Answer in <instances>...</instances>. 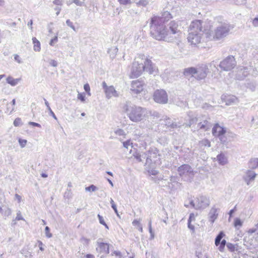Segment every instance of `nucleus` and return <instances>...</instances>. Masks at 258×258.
Returning a JSON list of instances; mask_svg holds the SVG:
<instances>
[{
  "label": "nucleus",
  "mask_w": 258,
  "mask_h": 258,
  "mask_svg": "<svg viewBox=\"0 0 258 258\" xmlns=\"http://www.w3.org/2000/svg\"><path fill=\"white\" fill-rule=\"evenodd\" d=\"M167 29L164 25V22L158 16L151 18L150 22V33L152 36L158 41H170L179 37L181 35L178 29V22L171 21L168 24Z\"/></svg>",
  "instance_id": "1"
},
{
  "label": "nucleus",
  "mask_w": 258,
  "mask_h": 258,
  "mask_svg": "<svg viewBox=\"0 0 258 258\" xmlns=\"http://www.w3.org/2000/svg\"><path fill=\"white\" fill-rule=\"evenodd\" d=\"M144 71L154 75L158 72V69L152 63L151 60L144 55L139 54L132 63L130 76L132 78H137Z\"/></svg>",
  "instance_id": "2"
},
{
  "label": "nucleus",
  "mask_w": 258,
  "mask_h": 258,
  "mask_svg": "<svg viewBox=\"0 0 258 258\" xmlns=\"http://www.w3.org/2000/svg\"><path fill=\"white\" fill-rule=\"evenodd\" d=\"M122 111L125 113L129 119L136 123L144 121L151 115L150 111L142 107L125 102L121 107Z\"/></svg>",
  "instance_id": "3"
},
{
  "label": "nucleus",
  "mask_w": 258,
  "mask_h": 258,
  "mask_svg": "<svg viewBox=\"0 0 258 258\" xmlns=\"http://www.w3.org/2000/svg\"><path fill=\"white\" fill-rule=\"evenodd\" d=\"M231 29L230 26L224 23L219 24L215 29L213 32L208 33L206 29H204L207 37L211 40H220L226 37Z\"/></svg>",
  "instance_id": "4"
},
{
  "label": "nucleus",
  "mask_w": 258,
  "mask_h": 258,
  "mask_svg": "<svg viewBox=\"0 0 258 258\" xmlns=\"http://www.w3.org/2000/svg\"><path fill=\"white\" fill-rule=\"evenodd\" d=\"M209 73L208 66L202 64L197 67H190L184 69L183 74L186 77H192L198 80L204 79Z\"/></svg>",
  "instance_id": "5"
},
{
  "label": "nucleus",
  "mask_w": 258,
  "mask_h": 258,
  "mask_svg": "<svg viewBox=\"0 0 258 258\" xmlns=\"http://www.w3.org/2000/svg\"><path fill=\"white\" fill-rule=\"evenodd\" d=\"M151 179L155 182L157 183L160 186L166 187L168 190L174 189L175 184H178L177 177L173 176L170 177V183H168V184H166L167 180L164 179L163 177L161 176L159 177L157 176L156 178L152 177Z\"/></svg>",
  "instance_id": "6"
},
{
  "label": "nucleus",
  "mask_w": 258,
  "mask_h": 258,
  "mask_svg": "<svg viewBox=\"0 0 258 258\" xmlns=\"http://www.w3.org/2000/svg\"><path fill=\"white\" fill-rule=\"evenodd\" d=\"M189 204L196 210H204L209 206L210 201L206 196H200L195 200H190Z\"/></svg>",
  "instance_id": "7"
},
{
  "label": "nucleus",
  "mask_w": 258,
  "mask_h": 258,
  "mask_svg": "<svg viewBox=\"0 0 258 258\" xmlns=\"http://www.w3.org/2000/svg\"><path fill=\"white\" fill-rule=\"evenodd\" d=\"M145 86V83L143 80H134L131 82L130 90L133 94H140L144 91Z\"/></svg>",
  "instance_id": "8"
},
{
  "label": "nucleus",
  "mask_w": 258,
  "mask_h": 258,
  "mask_svg": "<svg viewBox=\"0 0 258 258\" xmlns=\"http://www.w3.org/2000/svg\"><path fill=\"white\" fill-rule=\"evenodd\" d=\"M212 134L215 137L219 138L223 143L227 141V139L225 137L226 130L219 124H217L213 127Z\"/></svg>",
  "instance_id": "9"
},
{
  "label": "nucleus",
  "mask_w": 258,
  "mask_h": 258,
  "mask_svg": "<svg viewBox=\"0 0 258 258\" xmlns=\"http://www.w3.org/2000/svg\"><path fill=\"white\" fill-rule=\"evenodd\" d=\"M154 101L158 103L165 104L168 102V95L164 90H157L153 95Z\"/></svg>",
  "instance_id": "10"
},
{
  "label": "nucleus",
  "mask_w": 258,
  "mask_h": 258,
  "mask_svg": "<svg viewBox=\"0 0 258 258\" xmlns=\"http://www.w3.org/2000/svg\"><path fill=\"white\" fill-rule=\"evenodd\" d=\"M188 32L203 34V22L200 20L192 21L189 26Z\"/></svg>",
  "instance_id": "11"
},
{
  "label": "nucleus",
  "mask_w": 258,
  "mask_h": 258,
  "mask_svg": "<svg viewBox=\"0 0 258 258\" xmlns=\"http://www.w3.org/2000/svg\"><path fill=\"white\" fill-rule=\"evenodd\" d=\"M235 64V61L234 57L230 56L222 61L219 67L224 71H229L234 68Z\"/></svg>",
  "instance_id": "12"
},
{
  "label": "nucleus",
  "mask_w": 258,
  "mask_h": 258,
  "mask_svg": "<svg viewBox=\"0 0 258 258\" xmlns=\"http://www.w3.org/2000/svg\"><path fill=\"white\" fill-rule=\"evenodd\" d=\"M102 87L105 96L107 99L119 96V93L113 86H107L106 83L103 82L102 83Z\"/></svg>",
  "instance_id": "13"
},
{
  "label": "nucleus",
  "mask_w": 258,
  "mask_h": 258,
  "mask_svg": "<svg viewBox=\"0 0 258 258\" xmlns=\"http://www.w3.org/2000/svg\"><path fill=\"white\" fill-rule=\"evenodd\" d=\"M178 172L180 176H188L189 178H187V180H190V179L192 178L194 174L191 168L187 164H184L180 166L178 168Z\"/></svg>",
  "instance_id": "14"
},
{
  "label": "nucleus",
  "mask_w": 258,
  "mask_h": 258,
  "mask_svg": "<svg viewBox=\"0 0 258 258\" xmlns=\"http://www.w3.org/2000/svg\"><path fill=\"white\" fill-rule=\"evenodd\" d=\"M203 34L188 32V41L191 45L196 46L201 42Z\"/></svg>",
  "instance_id": "15"
},
{
  "label": "nucleus",
  "mask_w": 258,
  "mask_h": 258,
  "mask_svg": "<svg viewBox=\"0 0 258 258\" xmlns=\"http://www.w3.org/2000/svg\"><path fill=\"white\" fill-rule=\"evenodd\" d=\"M257 175V174L252 170H247L243 176V179L247 185L253 182Z\"/></svg>",
  "instance_id": "16"
},
{
  "label": "nucleus",
  "mask_w": 258,
  "mask_h": 258,
  "mask_svg": "<svg viewBox=\"0 0 258 258\" xmlns=\"http://www.w3.org/2000/svg\"><path fill=\"white\" fill-rule=\"evenodd\" d=\"M222 100L227 105H231L238 103V99L234 95H223L221 97Z\"/></svg>",
  "instance_id": "17"
},
{
  "label": "nucleus",
  "mask_w": 258,
  "mask_h": 258,
  "mask_svg": "<svg viewBox=\"0 0 258 258\" xmlns=\"http://www.w3.org/2000/svg\"><path fill=\"white\" fill-rule=\"evenodd\" d=\"M219 211L220 209L215 206H213L210 209L208 214V219L212 224L217 219Z\"/></svg>",
  "instance_id": "18"
},
{
  "label": "nucleus",
  "mask_w": 258,
  "mask_h": 258,
  "mask_svg": "<svg viewBox=\"0 0 258 258\" xmlns=\"http://www.w3.org/2000/svg\"><path fill=\"white\" fill-rule=\"evenodd\" d=\"M97 247L96 250L100 253H109V245L107 243H104L98 239L97 241Z\"/></svg>",
  "instance_id": "19"
},
{
  "label": "nucleus",
  "mask_w": 258,
  "mask_h": 258,
  "mask_svg": "<svg viewBox=\"0 0 258 258\" xmlns=\"http://www.w3.org/2000/svg\"><path fill=\"white\" fill-rule=\"evenodd\" d=\"M145 166L146 170L150 175H156L158 174V171L156 170L155 162H146Z\"/></svg>",
  "instance_id": "20"
},
{
  "label": "nucleus",
  "mask_w": 258,
  "mask_h": 258,
  "mask_svg": "<svg viewBox=\"0 0 258 258\" xmlns=\"http://www.w3.org/2000/svg\"><path fill=\"white\" fill-rule=\"evenodd\" d=\"M158 150L156 148H152L149 151L146 161H152L156 159L158 156Z\"/></svg>",
  "instance_id": "21"
},
{
  "label": "nucleus",
  "mask_w": 258,
  "mask_h": 258,
  "mask_svg": "<svg viewBox=\"0 0 258 258\" xmlns=\"http://www.w3.org/2000/svg\"><path fill=\"white\" fill-rule=\"evenodd\" d=\"M247 69L245 68H239L237 72V78L239 80L243 79L248 75Z\"/></svg>",
  "instance_id": "22"
},
{
  "label": "nucleus",
  "mask_w": 258,
  "mask_h": 258,
  "mask_svg": "<svg viewBox=\"0 0 258 258\" xmlns=\"http://www.w3.org/2000/svg\"><path fill=\"white\" fill-rule=\"evenodd\" d=\"M7 82L12 86H15L21 81V78L14 79L11 76H9L6 79Z\"/></svg>",
  "instance_id": "23"
},
{
  "label": "nucleus",
  "mask_w": 258,
  "mask_h": 258,
  "mask_svg": "<svg viewBox=\"0 0 258 258\" xmlns=\"http://www.w3.org/2000/svg\"><path fill=\"white\" fill-rule=\"evenodd\" d=\"M198 127L199 129L206 131L210 129L211 125L207 120H205L203 122H199Z\"/></svg>",
  "instance_id": "24"
},
{
  "label": "nucleus",
  "mask_w": 258,
  "mask_h": 258,
  "mask_svg": "<svg viewBox=\"0 0 258 258\" xmlns=\"http://www.w3.org/2000/svg\"><path fill=\"white\" fill-rule=\"evenodd\" d=\"M32 40L34 51L35 52H39L41 50V44L40 41L36 37H33Z\"/></svg>",
  "instance_id": "25"
},
{
  "label": "nucleus",
  "mask_w": 258,
  "mask_h": 258,
  "mask_svg": "<svg viewBox=\"0 0 258 258\" xmlns=\"http://www.w3.org/2000/svg\"><path fill=\"white\" fill-rule=\"evenodd\" d=\"M160 18L162 19L163 22H164V24L169 21L170 19L172 18V16L171 14L167 11L164 12L163 13L162 15V17H159Z\"/></svg>",
  "instance_id": "26"
},
{
  "label": "nucleus",
  "mask_w": 258,
  "mask_h": 258,
  "mask_svg": "<svg viewBox=\"0 0 258 258\" xmlns=\"http://www.w3.org/2000/svg\"><path fill=\"white\" fill-rule=\"evenodd\" d=\"M189 121L188 122H184L183 125H186L187 126H190L191 124L195 123L198 121V118L196 117H195L193 114L188 116Z\"/></svg>",
  "instance_id": "27"
},
{
  "label": "nucleus",
  "mask_w": 258,
  "mask_h": 258,
  "mask_svg": "<svg viewBox=\"0 0 258 258\" xmlns=\"http://www.w3.org/2000/svg\"><path fill=\"white\" fill-rule=\"evenodd\" d=\"M118 49L116 47H113L108 50V53L111 58H114L117 54Z\"/></svg>",
  "instance_id": "28"
},
{
  "label": "nucleus",
  "mask_w": 258,
  "mask_h": 258,
  "mask_svg": "<svg viewBox=\"0 0 258 258\" xmlns=\"http://www.w3.org/2000/svg\"><path fill=\"white\" fill-rule=\"evenodd\" d=\"M114 134L118 136H122L125 138L126 133L121 128H117L114 131Z\"/></svg>",
  "instance_id": "29"
},
{
  "label": "nucleus",
  "mask_w": 258,
  "mask_h": 258,
  "mask_svg": "<svg viewBox=\"0 0 258 258\" xmlns=\"http://www.w3.org/2000/svg\"><path fill=\"white\" fill-rule=\"evenodd\" d=\"M77 99L82 103H86V97L85 93L78 92L77 94Z\"/></svg>",
  "instance_id": "30"
},
{
  "label": "nucleus",
  "mask_w": 258,
  "mask_h": 258,
  "mask_svg": "<svg viewBox=\"0 0 258 258\" xmlns=\"http://www.w3.org/2000/svg\"><path fill=\"white\" fill-rule=\"evenodd\" d=\"M217 160L218 161H223L224 160H227V158L225 153H221L217 156Z\"/></svg>",
  "instance_id": "31"
},
{
  "label": "nucleus",
  "mask_w": 258,
  "mask_h": 258,
  "mask_svg": "<svg viewBox=\"0 0 258 258\" xmlns=\"http://www.w3.org/2000/svg\"><path fill=\"white\" fill-rule=\"evenodd\" d=\"M226 246L228 249L231 252L235 251L237 250V245L236 244H233L231 243H227Z\"/></svg>",
  "instance_id": "32"
},
{
  "label": "nucleus",
  "mask_w": 258,
  "mask_h": 258,
  "mask_svg": "<svg viewBox=\"0 0 258 258\" xmlns=\"http://www.w3.org/2000/svg\"><path fill=\"white\" fill-rule=\"evenodd\" d=\"M226 244V241L225 239H223L220 243V245L219 246L218 249L220 252H224L225 250V246Z\"/></svg>",
  "instance_id": "33"
},
{
  "label": "nucleus",
  "mask_w": 258,
  "mask_h": 258,
  "mask_svg": "<svg viewBox=\"0 0 258 258\" xmlns=\"http://www.w3.org/2000/svg\"><path fill=\"white\" fill-rule=\"evenodd\" d=\"M122 145L124 148L128 149L129 147H133V143L131 139L127 140L126 141L122 142Z\"/></svg>",
  "instance_id": "34"
},
{
  "label": "nucleus",
  "mask_w": 258,
  "mask_h": 258,
  "mask_svg": "<svg viewBox=\"0 0 258 258\" xmlns=\"http://www.w3.org/2000/svg\"><path fill=\"white\" fill-rule=\"evenodd\" d=\"M136 4L139 7H145L148 4V1L147 0H139L136 2Z\"/></svg>",
  "instance_id": "35"
},
{
  "label": "nucleus",
  "mask_w": 258,
  "mask_h": 258,
  "mask_svg": "<svg viewBox=\"0 0 258 258\" xmlns=\"http://www.w3.org/2000/svg\"><path fill=\"white\" fill-rule=\"evenodd\" d=\"M97 217L99 219V223L101 224L104 225L106 228L108 229V227L107 225V224H106L103 217L99 214H98Z\"/></svg>",
  "instance_id": "36"
},
{
  "label": "nucleus",
  "mask_w": 258,
  "mask_h": 258,
  "mask_svg": "<svg viewBox=\"0 0 258 258\" xmlns=\"http://www.w3.org/2000/svg\"><path fill=\"white\" fill-rule=\"evenodd\" d=\"M97 189V187L93 184H92L89 186L85 187V190L86 191H95Z\"/></svg>",
  "instance_id": "37"
},
{
  "label": "nucleus",
  "mask_w": 258,
  "mask_h": 258,
  "mask_svg": "<svg viewBox=\"0 0 258 258\" xmlns=\"http://www.w3.org/2000/svg\"><path fill=\"white\" fill-rule=\"evenodd\" d=\"M84 89L86 91L88 96H90L91 95V91H90V87L89 85L87 83L84 85Z\"/></svg>",
  "instance_id": "38"
},
{
  "label": "nucleus",
  "mask_w": 258,
  "mask_h": 258,
  "mask_svg": "<svg viewBox=\"0 0 258 258\" xmlns=\"http://www.w3.org/2000/svg\"><path fill=\"white\" fill-rule=\"evenodd\" d=\"M200 145L201 146L210 147V142L209 140L204 139L200 142Z\"/></svg>",
  "instance_id": "39"
},
{
  "label": "nucleus",
  "mask_w": 258,
  "mask_h": 258,
  "mask_svg": "<svg viewBox=\"0 0 258 258\" xmlns=\"http://www.w3.org/2000/svg\"><path fill=\"white\" fill-rule=\"evenodd\" d=\"M58 41L57 34L55 36L54 38L51 39L49 43L50 46H53Z\"/></svg>",
  "instance_id": "40"
},
{
  "label": "nucleus",
  "mask_w": 258,
  "mask_h": 258,
  "mask_svg": "<svg viewBox=\"0 0 258 258\" xmlns=\"http://www.w3.org/2000/svg\"><path fill=\"white\" fill-rule=\"evenodd\" d=\"M224 236L225 234L224 233V232L223 231H221L219 233V234L216 236L215 239L219 241H221L222 240V239Z\"/></svg>",
  "instance_id": "41"
},
{
  "label": "nucleus",
  "mask_w": 258,
  "mask_h": 258,
  "mask_svg": "<svg viewBox=\"0 0 258 258\" xmlns=\"http://www.w3.org/2000/svg\"><path fill=\"white\" fill-rule=\"evenodd\" d=\"M120 4L123 5H130L132 3L131 0H118Z\"/></svg>",
  "instance_id": "42"
},
{
  "label": "nucleus",
  "mask_w": 258,
  "mask_h": 258,
  "mask_svg": "<svg viewBox=\"0 0 258 258\" xmlns=\"http://www.w3.org/2000/svg\"><path fill=\"white\" fill-rule=\"evenodd\" d=\"M50 229L49 228L48 226H46L45 228V233L46 236V237L48 238H50L52 237V234L50 233L49 232Z\"/></svg>",
  "instance_id": "43"
},
{
  "label": "nucleus",
  "mask_w": 258,
  "mask_h": 258,
  "mask_svg": "<svg viewBox=\"0 0 258 258\" xmlns=\"http://www.w3.org/2000/svg\"><path fill=\"white\" fill-rule=\"evenodd\" d=\"M21 119L20 118H17L14 121V125L15 126H18L21 124Z\"/></svg>",
  "instance_id": "44"
},
{
  "label": "nucleus",
  "mask_w": 258,
  "mask_h": 258,
  "mask_svg": "<svg viewBox=\"0 0 258 258\" xmlns=\"http://www.w3.org/2000/svg\"><path fill=\"white\" fill-rule=\"evenodd\" d=\"M252 24L254 27H258V17H256L253 19L251 21Z\"/></svg>",
  "instance_id": "45"
},
{
  "label": "nucleus",
  "mask_w": 258,
  "mask_h": 258,
  "mask_svg": "<svg viewBox=\"0 0 258 258\" xmlns=\"http://www.w3.org/2000/svg\"><path fill=\"white\" fill-rule=\"evenodd\" d=\"M19 143L22 148L24 147L27 144V140L24 139H19Z\"/></svg>",
  "instance_id": "46"
},
{
  "label": "nucleus",
  "mask_w": 258,
  "mask_h": 258,
  "mask_svg": "<svg viewBox=\"0 0 258 258\" xmlns=\"http://www.w3.org/2000/svg\"><path fill=\"white\" fill-rule=\"evenodd\" d=\"M66 23L68 26L70 27L74 31H76V29L74 25H73V23L70 20H67L66 21Z\"/></svg>",
  "instance_id": "47"
},
{
  "label": "nucleus",
  "mask_w": 258,
  "mask_h": 258,
  "mask_svg": "<svg viewBox=\"0 0 258 258\" xmlns=\"http://www.w3.org/2000/svg\"><path fill=\"white\" fill-rule=\"evenodd\" d=\"M49 63L50 66L53 67H56L57 66V62L54 59H50L49 61Z\"/></svg>",
  "instance_id": "48"
},
{
  "label": "nucleus",
  "mask_w": 258,
  "mask_h": 258,
  "mask_svg": "<svg viewBox=\"0 0 258 258\" xmlns=\"http://www.w3.org/2000/svg\"><path fill=\"white\" fill-rule=\"evenodd\" d=\"M234 225L235 227L241 226L242 222L239 219L236 218L234 221Z\"/></svg>",
  "instance_id": "49"
},
{
  "label": "nucleus",
  "mask_w": 258,
  "mask_h": 258,
  "mask_svg": "<svg viewBox=\"0 0 258 258\" xmlns=\"http://www.w3.org/2000/svg\"><path fill=\"white\" fill-rule=\"evenodd\" d=\"M24 218L22 217V216L21 214V213L20 211H19L17 214V216L16 218V220L19 221V220H24Z\"/></svg>",
  "instance_id": "50"
},
{
  "label": "nucleus",
  "mask_w": 258,
  "mask_h": 258,
  "mask_svg": "<svg viewBox=\"0 0 258 258\" xmlns=\"http://www.w3.org/2000/svg\"><path fill=\"white\" fill-rule=\"evenodd\" d=\"M14 59L15 61L18 62L19 63H22L21 58L20 56L18 54H16L14 55Z\"/></svg>",
  "instance_id": "51"
},
{
  "label": "nucleus",
  "mask_w": 258,
  "mask_h": 258,
  "mask_svg": "<svg viewBox=\"0 0 258 258\" xmlns=\"http://www.w3.org/2000/svg\"><path fill=\"white\" fill-rule=\"evenodd\" d=\"M195 221V215L194 213H190L188 220V222H192Z\"/></svg>",
  "instance_id": "52"
},
{
  "label": "nucleus",
  "mask_w": 258,
  "mask_h": 258,
  "mask_svg": "<svg viewBox=\"0 0 258 258\" xmlns=\"http://www.w3.org/2000/svg\"><path fill=\"white\" fill-rule=\"evenodd\" d=\"M28 123H29V124H30L31 125H32V126H37V127H41V125L40 124H39L38 123H36V122L30 121Z\"/></svg>",
  "instance_id": "53"
},
{
  "label": "nucleus",
  "mask_w": 258,
  "mask_h": 258,
  "mask_svg": "<svg viewBox=\"0 0 258 258\" xmlns=\"http://www.w3.org/2000/svg\"><path fill=\"white\" fill-rule=\"evenodd\" d=\"M53 4L55 5L61 6L62 4V0H54L53 2Z\"/></svg>",
  "instance_id": "54"
},
{
  "label": "nucleus",
  "mask_w": 258,
  "mask_h": 258,
  "mask_svg": "<svg viewBox=\"0 0 258 258\" xmlns=\"http://www.w3.org/2000/svg\"><path fill=\"white\" fill-rule=\"evenodd\" d=\"M115 255L116 256L121 257V252L119 251H114L112 253L111 255Z\"/></svg>",
  "instance_id": "55"
},
{
  "label": "nucleus",
  "mask_w": 258,
  "mask_h": 258,
  "mask_svg": "<svg viewBox=\"0 0 258 258\" xmlns=\"http://www.w3.org/2000/svg\"><path fill=\"white\" fill-rule=\"evenodd\" d=\"M49 112V114L53 118H54L55 120H57V117L56 116V115H55V114L54 113V112L52 111V110H51V109H48Z\"/></svg>",
  "instance_id": "56"
},
{
  "label": "nucleus",
  "mask_w": 258,
  "mask_h": 258,
  "mask_svg": "<svg viewBox=\"0 0 258 258\" xmlns=\"http://www.w3.org/2000/svg\"><path fill=\"white\" fill-rule=\"evenodd\" d=\"M133 225L135 226H138L139 225L141 224L140 220H134L132 223Z\"/></svg>",
  "instance_id": "57"
},
{
  "label": "nucleus",
  "mask_w": 258,
  "mask_h": 258,
  "mask_svg": "<svg viewBox=\"0 0 258 258\" xmlns=\"http://www.w3.org/2000/svg\"><path fill=\"white\" fill-rule=\"evenodd\" d=\"M73 2L77 6H83V3L82 2H81L80 0H73Z\"/></svg>",
  "instance_id": "58"
},
{
  "label": "nucleus",
  "mask_w": 258,
  "mask_h": 258,
  "mask_svg": "<svg viewBox=\"0 0 258 258\" xmlns=\"http://www.w3.org/2000/svg\"><path fill=\"white\" fill-rule=\"evenodd\" d=\"M38 246L39 247V249L41 251H43L44 250V248L43 247V244L41 241H38Z\"/></svg>",
  "instance_id": "59"
},
{
  "label": "nucleus",
  "mask_w": 258,
  "mask_h": 258,
  "mask_svg": "<svg viewBox=\"0 0 258 258\" xmlns=\"http://www.w3.org/2000/svg\"><path fill=\"white\" fill-rule=\"evenodd\" d=\"M134 156L136 160H142V159L141 158V155L139 153H136Z\"/></svg>",
  "instance_id": "60"
},
{
  "label": "nucleus",
  "mask_w": 258,
  "mask_h": 258,
  "mask_svg": "<svg viewBox=\"0 0 258 258\" xmlns=\"http://www.w3.org/2000/svg\"><path fill=\"white\" fill-rule=\"evenodd\" d=\"M235 2L237 5H243L246 3V0H235Z\"/></svg>",
  "instance_id": "61"
},
{
  "label": "nucleus",
  "mask_w": 258,
  "mask_h": 258,
  "mask_svg": "<svg viewBox=\"0 0 258 258\" xmlns=\"http://www.w3.org/2000/svg\"><path fill=\"white\" fill-rule=\"evenodd\" d=\"M188 228L194 231L195 230V226L191 224V222H188Z\"/></svg>",
  "instance_id": "62"
},
{
  "label": "nucleus",
  "mask_w": 258,
  "mask_h": 258,
  "mask_svg": "<svg viewBox=\"0 0 258 258\" xmlns=\"http://www.w3.org/2000/svg\"><path fill=\"white\" fill-rule=\"evenodd\" d=\"M11 214V210L10 209L8 208L5 213V215L7 216H9Z\"/></svg>",
  "instance_id": "63"
},
{
  "label": "nucleus",
  "mask_w": 258,
  "mask_h": 258,
  "mask_svg": "<svg viewBox=\"0 0 258 258\" xmlns=\"http://www.w3.org/2000/svg\"><path fill=\"white\" fill-rule=\"evenodd\" d=\"M15 199L17 200L18 203H20L21 201V197L18 194L15 195Z\"/></svg>",
  "instance_id": "64"
}]
</instances>
